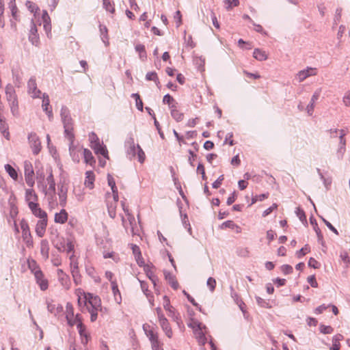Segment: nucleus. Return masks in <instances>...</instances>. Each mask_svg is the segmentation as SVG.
I'll return each mask as SVG.
<instances>
[{
	"label": "nucleus",
	"instance_id": "obj_1",
	"mask_svg": "<svg viewBox=\"0 0 350 350\" xmlns=\"http://www.w3.org/2000/svg\"><path fill=\"white\" fill-rule=\"evenodd\" d=\"M62 122L64 129V137L70 142V148L72 146V141H75L74 121L71 118L70 111L66 106H62L60 112Z\"/></svg>",
	"mask_w": 350,
	"mask_h": 350
},
{
	"label": "nucleus",
	"instance_id": "obj_2",
	"mask_svg": "<svg viewBox=\"0 0 350 350\" xmlns=\"http://www.w3.org/2000/svg\"><path fill=\"white\" fill-rule=\"evenodd\" d=\"M126 148V156L130 159H134L137 155L139 162L143 163L146 159V155L139 144L135 145V140L133 137H130L125 142Z\"/></svg>",
	"mask_w": 350,
	"mask_h": 350
},
{
	"label": "nucleus",
	"instance_id": "obj_3",
	"mask_svg": "<svg viewBox=\"0 0 350 350\" xmlns=\"http://www.w3.org/2000/svg\"><path fill=\"white\" fill-rule=\"evenodd\" d=\"M5 94L12 115L18 116L19 115L18 98L12 85L8 84L6 85Z\"/></svg>",
	"mask_w": 350,
	"mask_h": 350
},
{
	"label": "nucleus",
	"instance_id": "obj_4",
	"mask_svg": "<svg viewBox=\"0 0 350 350\" xmlns=\"http://www.w3.org/2000/svg\"><path fill=\"white\" fill-rule=\"evenodd\" d=\"M20 225L22 230V237L27 247H33V239L27 221L25 219H23L21 221Z\"/></svg>",
	"mask_w": 350,
	"mask_h": 350
},
{
	"label": "nucleus",
	"instance_id": "obj_5",
	"mask_svg": "<svg viewBox=\"0 0 350 350\" xmlns=\"http://www.w3.org/2000/svg\"><path fill=\"white\" fill-rule=\"evenodd\" d=\"M28 141L33 154L37 155L42 149L41 142L38 135L31 132L28 135Z\"/></svg>",
	"mask_w": 350,
	"mask_h": 350
},
{
	"label": "nucleus",
	"instance_id": "obj_6",
	"mask_svg": "<svg viewBox=\"0 0 350 350\" xmlns=\"http://www.w3.org/2000/svg\"><path fill=\"white\" fill-rule=\"evenodd\" d=\"M143 329L151 344L160 341L159 339L158 332L154 327H151L150 325L144 324Z\"/></svg>",
	"mask_w": 350,
	"mask_h": 350
},
{
	"label": "nucleus",
	"instance_id": "obj_7",
	"mask_svg": "<svg viewBox=\"0 0 350 350\" xmlns=\"http://www.w3.org/2000/svg\"><path fill=\"white\" fill-rule=\"evenodd\" d=\"M121 204L122 206V209L125 213L127 219L129 221V224L131 227V231L133 234H136L137 232L135 231V228H137L136 221L134 216L129 212V208L125 206V203L122 201Z\"/></svg>",
	"mask_w": 350,
	"mask_h": 350
},
{
	"label": "nucleus",
	"instance_id": "obj_8",
	"mask_svg": "<svg viewBox=\"0 0 350 350\" xmlns=\"http://www.w3.org/2000/svg\"><path fill=\"white\" fill-rule=\"evenodd\" d=\"M28 92L31 94L33 98H39L41 94V91L38 89L36 78L32 77L29 79L27 83Z\"/></svg>",
	"mask_w": 350,
	"mask_h": 350
},
{
	"label": "nucleus",
	"instance_id": "obj_9",
	"mask_svg": "<svg viewBox=\"0 0 350 350\" xmlns=\"http://www.w3.org/2000/svg\"><path fill=\"white\" fill-rule=\"evenodd\" d=\"M29 208L31 211L32 213L40 219L47 218L46 213L40 208L39 204L36 202L29 203Z\"/></svg>",
	"mask_w": 350,
	"mask_h": 350
},
{
	"label": "nucleus",
	"instance_id": "obj_10",
	"mask_svg": "<svg viewBox=\"0 0 350 350\" xmlns=\"http://www.w3.org/2000/svg\"><path fill=\"white\" fill-rule=\"evenodd\" d=\"M34 277L36 283L39 285L40 290L45 291L49 287L48 280L45 279L44 275L42 271H37L35 273Z\"/></svg>",
	"mask_w": 350,
	"mask_h": 350
},
{
	"label": "nucleus",
	"instance_id": "obj_11",
	"mask_svg": "<svg viewBox=\"0 0 350 350\" xmlns=\"http://www.w3.org/2000/svg\"><path fill=\"white\" fill-rule=\"evenodd\" d=\"M58 190L59 205L62 207H65L66 205L68 187L64 183H62L58 186Z\"/></svg>",
	"mask_w": 350,
	"mask_h": 350
},
{
	"label": "nucleus",
	"instance_id": "obj_12",
	"mask_svg": "<svg viewBox=\"0 0 350 350\" xmlns=\"http://www.w3.org/2000/svg\"><path fill=\"white\" fill-rule=\"evenodd\" d=\"M29 41L35 45H37V44L39 42V36L38 34V29L36 25L33 22V20H31V28L29 35Z\"/></svg>",
	"mask_w": 350,
	"mask_h": 350
},
{
	"label": "nucleus",
	"instance_id": "obj_13",
	"mask_svg": "<svg viewBox=\"0 0 350 350\" xmlns=\"http://www.w3.org/2000/svg\"><path fill=\"white\" fill-rule=\"evenodd\" d=\"M47 218L39 219L36 226V233L39 237H42L46 231Z\"/></svg>",
	"mask_w": 350,
	"mask_h": 350
},
{
	"label": "nucleus",
	"instance_id": "obj_14",
	"mask_svg": "<svg viewBox=\"0 0 350 350\" xmlns=\"http://www.w3.org/2000/svg\"><path fill=\"white\" fill-rule=\"evenodd\" d=\"M317 75L316 68L308 67L305 70H300L297 73V78L299 79V82H302L303 81H304L308 77L314 76V75Z\"/></svg>",
	"mask_w": 350,
	"mask_h": 350
},
{
	"label": "nucleus",
	"instance_id": "obj_15",
	"mask_svg": "<svg viewBox=\"0 0 350 350\" xmlns=\"http://www.w3.org/2000/svg\"><path fill=\"white\" fill-rule=\"evenodd\" d=\"M77 328L81 338V342L86 345L88 342L90 335L86 330V327L83 323H77Z\"/></svg>",
	"mask_w": 350,
	"mask_h": 350
},
{
	"label": "nucleus",
	"instance_id": "obj_16",
	"mask_svg": "<svg viewBox=\"0 0 350 350\" xmlns=\"http://www.w3.org/2000/svg\"><path fill=\"white\" fill-rule=\"evenodd\" d=\"M90 146L96 154H100L105 158L107 159H109L108 151L106 146L101 145L100 142L96 144H93L92 145H90Z\"/></svg>",
	"mask_w": 350,
	"mask_h": 350
},
{
	"label": "nucleus",
	"instance_id": "obj_17",
	"mask_svg": "<svg viewBox=\"0 0 350 350\" xmlns=\"http://www.w3.org/2000/svg\"><path fill=\"white\" fill-rule=\"evenodd\" d=\"M57 276L62 285L66 288H69L70 284L69 276L66 274L62 269L57 270Z\"/></svg>",
	"mask_w": 350,
	"mask_h": 350
},
{
	"label": "nucleus",
	"instance_id": "obj_18",
	"mask_svg": "<svg viewBox=\"0 0 350 350\" xmlns=\"http://www.w3.org/2000/svg\"><path fill=\"white\" fill-rule=\"evenodd\" d=\"M163 308L170 312L169 316H171L175 321L178 319V316L175 314L174 308L170 305V299L166 295L163 297Z\"/></svg>",
	"mask_w": 350,
	"mask_h": 350
},
{
	"label": "nucleus",
	"instance_id": "obj_19",
	"mask_svg": "<svg viewBox=\"0 0 350 350\" xmlns=\"http://www.w3.org/2000/svg\"><path fill=\"white\" fill-rule=\"evenodd\" d=\"M320 96V90L316 91L310 100V103L306 107L307 113L309 116H312L314 109V103L319 99Z\"/></svg>",
	"mask_w": 350,
	"mask_h": 350
},
{
	"label": "nucleus",
	"instance_id": "obj_20",
	"mask_svg": "<svg viewBox=\"0 0 350 350\" xmlns=\"http://www.w3.org/2000/svg\"><path fill=\"white\" fill-rule=\"evenodd\" d=\"M88 297H89V306L100 308V312L103 311L101 306V300L98 296L94 295L92 293H88Z\"/></svg>",
	"mask_w": 350,
	"mask_h": 350
},
{
	"label": "nucleus",
	"instance_id": "obj_21",
	"mask_svg": "<svg viewBox=\"0 0 350 350\" xmlns=\"http://www.w3.org/2000/svg\"><path fill=\"white\" fill-rule=\"evenodd\" d=\"M46 182L49 185L48 191L46 194H51L52 198L55 193V183L54 180L53 175L52 172H50L49 175L46 178Z\"/></svg>",
	"mask_w": 350,
	"mask_h": 350
},
{
	"label": "nucleus",
	"instance_id": "obj_22",
	"mask_svg": "<svg viewBox=\"0 0 350 350\" xmlns=\"http://www.w3.org/2000/svg\"><path fill=\"white\" fill-rule=\"evenodd\" d=\"M311 224L313 226V228L317 234L318 242L321 243L322 245H324V239L323 234L321 233V231L320 228L318 226L317 222L314 218L312 217L310 219Z\"/></svg>",
	"mask_w": 350,
	"mask_h": 350
},
{
	"label": "nucleus",
	"instance_id": "obj_23",
	"mask_svg": "<svg viewBox=\"0 0 350 350\" xmlns=\"http://www.w3.org/2000/svg\"><path fill=\"white\" fill-rule=\"evenodd\" d=\"M68 219V213L64 208H62L59 213H57L55 215L54 220L55 223L63 224L66 222Z\"/></svg>",
	"mask_w": 350,
	"mask_h": 350
},
{
	"label": "nucleus",
	"instance_id": "obj_24",
	"mask_svg": "<svg viewBox=\"0 0 350 350\" xmlns=\"http://www.w3.org/2000/svg\"><path fill=\"white\" fill-rule=\"evenodd\" d=\"M47 310L49 312L53 314L55 316H57L59 314L62 313L64 310L63 306L61 304L55 305L50 302L47 303Z\"/></svg>",
	"mask_w": 350,
	"mask_h": 350
},
{
	"label": "nucleus",
	"instance_id": "obj_25",
	"mask_svg": "<svg viewBox=\"0 0 350 350\" xmlns=\"http://www.w3.org/2000/svg\"><path fill=\"white\" fill-rule=\"evenodd\" d=\"M40 253L44 259H47L49 256V245L46 239H42L40 241Z\"/></svg>",
	"mask_w": 350,
	"mask_h": 350
},
{
	"label": "nucleus",
	"instance_id": "obj_26",
	"mask_svg": "<svg viewBox=\"0 0 350 350\" xmlns=\"http://www.w3.org/2000/svg\"><path fill=\"white\" fill-rule=\"evenodd\" d=\"M164 274L165 280L168 281L171 287L174 290H177L179 287V284L175 276L169 272H165Z\"/></svg>",
	"mask_w": 350,
	"mask_h": 350
},
{
	"label": "nucleus",
	"instance_id": "obj_27",
	"mask_svg": "<svg viewBox=\"0 0 350 350\" xmlns=\"http://www.w3.org/2000/svg\"><path fill=\"white\" fill-rule=\"evenodd\" d=\"M160 326L163 331L165 332V335L171 338L173 335V332L171 328V326L168 322V320H162V322L159 323Z\"/></svg>",
	"mask_w": 350,
	"mask_h": 350
},
{
	"label": "nucleus",
	"instance_id": "obj_28",
	"mask_svg": "<svg viewBox=\"0 0 350 350\" xmlns=\"http://www.w3.org/2000/svg\"><path fill=\"white\" fill-rule=\"evenodd\" d=\"M170 109L171 116L176 122H180L183 120L184 114L176 109V105L170 106Z\"/></svg>",
	"mask_w": 350,
	"mask_h": 350
},
{
	"label": "nucleus",
	"instance_id": "obj_29",
	"mask_svg": "<svg viewBox=\"0 0 350 350\" xmlns=\"http://www.w3.org/2000/svg\"><path fill=\"white\" fill-rule=\"evenodd\" d=\"M83 158L85 163L90 165H93L96 163L92 152L87 148L83 149Z\"/></svg>",
	"mask_w": 350,
	"mask_h": 350
},
{
	"label": "nucleus",
	"instance_id": "obj_30",
	"mask_svg": "<svg viewBox=\"0 0 350 350\" xmlns=\"http://www.w3.org/2000/svg\"><path fill=\"white\" fill-rule=\"evenodd\" d=\"M343 336L340 334H338L334 336L332 338V347L330 348V350H340V341L343 340Z\"/></svg>",
	"mask_w": 350,
	"mask_h": 350
},
{
	"label": "nucleus",
	"instance_id": "obj_31",
	"mask_svg": "<svg viewBox=\"0 0 350 350\" xmlns=\"http://www.w3.org/2000/svg\"><path fill=\"white\" fill-rule=\"evenodd\" d=\"M86 177L85 180V185L89 189H92L94 187V174L92 171H88L85 173Z\"/></svg>",
	"mask_w": 350,
	"mask_h": 350
},
{
	"label": "nucleus",
	"instance_id": "obj_32",
	"mask_svg": "<svg viewBox=\"0 0 350 350\" xmlns=\"http://www.w3.org/2000/svg\"><path fill=\"white\" fill-rule=\"evenodd\" d=\"M88 293H81V295H78V304L80 307L87 308L89 305V297H88Z\"/></svg>",
	"mask_w": 350,
	"mask_h": 350
},
{
	"label": "nucleus",
	"instance_id": "obj_33",
	"mask_svg": "<svg viewBox=\"0 0 350 350\" xmlns=\"http://www.w3.org/2000/svg\"><path fill=\"white\" fill-rule=\"evenodd\" d=\"M25 200L28 204L38 200V196L32 189H26Z\"/></svg>",
	"mask_w": 350,
	"mask_h": 350
},
{
	"label": "nucleus",
	"instance_id": "obj_34",
	"mask_svg": "<svg viewBox=\"0 0 350 350\" xmlns=\"http://www.w3.org/2000/svg\"><path fill=\"white\" fill-rule=\"evenodd\" d=\"M253 57L258 61H265L268 58L265 51L259 49H254L253 52Z\"/></svg>",
	"mask_w": 350,
	"mask_h": 350
},
{
	"label": "nucleus",
	"instance_id": "obj_35",
	"mask_svg": "<svg viewBox=\"0 0 350 350\" xmlns=\"http://www.w3.org/2000/svg\"><path fill=\"white\" fill-rule=\"evenodd\" d=\"M86 308H87L88 311L89 312V313L90 314V321L92 322H94L97 319L98 311V310L100 311V308H97V307L94 308V307L88 306Z\"/></svg>",
	"mask_w": 350,
	"mask_h": 350
},
{
	"label": "nucleus",
	"instance_id": "obj_36",
	"mask_svg": "<svg viewBox=\"0 0 350 350\" xmlns=\"http://www.w3.org/2000/svg\"><path fill=\"white\" fill-rule=\"evenodd\" d=\"M9 8L11 10L12 16L15 21H19V16L17 14L18 8L16 7L15 0H12L9 3Z\"/></svg>",
	"mask_w": 350,
	"mask_h": 350
},
{
	"label": "nucleus",
	"instance_id": "obj_37",
	"mask_svg": "<svg viewBox=\"0 0 350 350\" xmlns=\"http://www.w3.org/2000/svg\"><path fill=\"white\" fill-rule=\"evenodd\" d=\"M53 244L59 252H64L66 250V243L63 238L53 241Z\"/></svg>",
	"mask_w": 350,
	"mask_h": 350
},
{
	"label": "nucleus",
	"instance_id": "obj_38",
	"mask_svg": "<svg viewBox=\"0 0 350 350\" xmlns=\"http://www.w3.org/2000/svg\"><path fill=\"white\" fill-rule=\"evenodd\" d=\"M99 29H100V36H101V39H102L103 42L104 43H105L106 45L108 44L109 38H108V34H107L108 30H107V27L105 25H100Z\"/></svg>",
	"mask_w": 350,
	"mask_h": 350
},
{
	"label": "nucleus",
	"instance_id": "obj_39",
	"mask_svg": "<svg viewBox=\"0 0 350 350\" xmlns=\"http://www.w3.org/2000/svg\"><path fill=\"white\" fill-rule=\"evenodd\" d=\"M0 132L7 139H10V133L8 131V124L6 123L5 120L0 122Z\"/></svg>",
	"mask_w": 350,
	"mask_h": 350
},
{
	"label": "nucleus",
	"instance_id": "obj_40",
	"mask_svg": "<svg viewBox=\"0 0 350 350\" xmlns=\"http://www.w3.org/2000/svg\"><path fill=\"white\" fill-rule=\"evenodd\" d=\"M5 170L10 175V176L14 180H16L18 179V174L16 170L12 167L10 164L5 165Z\"/></svg>",
	"mask_w": 350,
	"mask_h": 350
},
{
	"label": "nucleus",
	"instance_id": "obj_41",
	"mask_svg": "<svg viewBox=\"0 0 350 350\" xmlns=\"http://www.w3.org/2000/svg\"><path fill=\"white\" fill-rule=\"evenodd\" d=\"M28 267L31 270L33 274H35L37 271H41L36 261L33 259H28L27 260Z\"/></svg>",
	"mask_w": 350,
	"mask_h": 350
},
{
	"label": "nucleus",
	"instance_id": "obj_42",
	"mask_svg": "<svg viewBox=\"0 0 350 350\" xmlns=\"http://www.w3.org/2000/svg\"><path fill=\"white\" fill-rule=\"evenodd\" d=\"M24 172H25V175H33L34 174L32 164L29 161H25L24 162Z\"/></svg>",
	"mask_w": 350,
	"mask_h": 350
},
{
	"label": "nucleus",
	"instance_id": "obj_43",
	"mask_svg": "<svg viewBox=\"0 0 350 350\" xmlns=\"http://www.w3.org/2000/svg\"><path fill=\"white\" fill-rule=\"evenodd\" d=\"M256 300L258 305L262 308H271V306L269 304V301H267L259 296H256Z\"/></svg>",
	"mask_w": 350,
	"mask_h": 350
},
{
	"label": "nucleus",
	"instance_id": "obj_44",
	"mask_svg": "<svg viewBox=\"0 0 350 350\" xmlns=\"http://www.w3.org/2000/svg\"><path fill=\"white\" fill-rule=\"evenodd\" d=\"M42 109L43 111H47V109H51V107H50V100H49V95L46 93H44L42 94Z\"/></svg>",
	"mask_w": 350,
	"mask_h": 350
},
{
	"label": "nucleus",
	"instance_id": "obj_45",
	"mask_svg": "<svg viewBox=\"0 0 350 350\" xmlns=\"http://www.w3.org/2000/svg\"><path fill=\"white\" fill-rule=\"evenodd\" d=\"M139 281L140 282L141 288H142L143 293L146 295V297L149 299V301H150V297L152 298V296L150 295V292L148 290V284L146 282L142 281L140 280H139Z\"/></svg>",
	"mask_w": 350,
	"mask_h": 350
},
{
	"label": "nucleus",
	"instance_id": "obj_46",
	"mask_svg": "<svg viewBox=\"0 0 350 350\" xmlns=\"http://www.w3.org/2000/svg\"><path fill=\"white\" fill-rule=\"evenodd\" d=\"M135 48L136 51L139 53V57L141 59H143L146 57V52L144 44H138Z\"/></svg>",
	"mask_w": 350,
	"mask_h": 350
},
{
	"label": "nucleus",
	"instance_id": "obj_47",
	"mask_svg": "<svg viewBox=\"0 0 350 350\" xmlns=\"http://www.w3.org/2000/svg\"><path fill=\"white\" fill-rule=\"evenodd\" d=\"M72 146L70 148V142L69 143V152L70 156L72 157L73 161L79 162V157L76 152V146L74 145V141H72Z\"/></svg>",
	"mask_w": 350,
	"mask_h": 350
},
{
	"label": "nucleus",
	"instance_id": "obj_48",
	"mask_svg": "<svg viewBox=\"0 0 350 350\" xmlns=\"http://www.w3.org/2000/svg\"><path fill=\"white\" fill-rule=\"evenodd\" d=\"M103 4L104 8L111 13H114L115 8L113 6V3L111 2L110 0H103Z\"/></svg>",
	"mask_w": 350,
	"mask_h": 350
},
{
	"label": "nucleus",
	"instance_id": "obj_49",
	"mask_svg": "<svg viewBox=\"0 0 350 350\" xmlns=\"http://www.w3.org/2000/svg\"><path fill=\"white\" fill-rule=\"evenodd\" d=\"M74 308L71 303L68 302L66 306V319L74 317Z\"/></svg>",
	"mask_w": 350,
	"mask_h": 350
},
{
	"label": "nucleus",
	"instance_id": "obj_50",
	"mask_svg": "<svg viewBox=\"0 0 350 350\" xmlns=\"http://www.w3.org/2000/svg\"><path fill=\"white\" fill-rule=\"evenodd\" d=\"M269 197V193H262L253 196L252 198V202L250 206L255 204L257 201H262Z\"/></svg>",
	"mask_w": 350,
	"mask_h": 350
},
{
	"label": "nucleus",
	"instance_id": "obj_51",
	"mask_svg": "<svg viewBox=\"0 0 350 350\" xmlns=\"http://www.w3.org/2000/svg\"><path fill=\"white\" fill-rule=\"evenodd\" d=\"M163 103L164 104H167L170 107L172 105L177 104V103L175 102V100L174 99V98L172 96H171L169 94H167L163 96Z\"/></svg>",
	"mask_w": 350,
	"mask_h": 350
},
{
	"label": "nucleus",
	"instance_id": "obj_52",
	"mask_svg": "<svg viewBox=\"0 0 350 350\" xmlns=\"http://www.w3.org/2000/svg\"><path fill=\"white\" fill-rule=\"evenodd\" d=\"M310 249L308 245H306L305 247H302L299 250L297 251L296 256L298 258H301L304 256H305L307 253L310 252Z\"/></svg>",
	"mask_w": 350,
	"mask_h": 350
},
{
	"label": "nucleus",
	"instance_id": "obj_53",
	"mask_svg": "<svg viewBox=\"0 0 350 350\" xmlns=\"http://www.w3.org/2000/svg\"><path fill=\"white\" fill-rule=\"evenodd\" d=\"M153 267H154V266L152 264H150V265L147 264L144 267V270L148 278H153L154 276H155L153 271H152V268H153Z\"/></svg>",
	"mask_w": 350,
	"mask_h": 350
},
{
	"label": "nucleus",
	"instance_id": "obj_54",
	"mask_svg": "<svg viewBox=\"0 0 350 350\" xmlns=\"http://www.w3.org/2000/svg\"><path fill=\"white\" fill-rule=\"evenodd\" d=\"M317 172H318V174L320 176V178L323 181V183H324V185L325 187L328 189L329 188V186L331 185L332 183V180L330 178H325V176L323 175V174L321 173L320 169L317 168Z\"/></svg>",
	"mask_w": 350,
	"mask_h": 350
},
{
	"label": "nucleus",
	"instance_id": "obj_55",
	"mask_svg": "<svg viewBox=\"0 0 350 350\" xmlns=\"http://www.w3.org/2000/svg\"><path fill=\"white\" fill-rule=\"evenodd\" d=\"M4 12V0H0V27L3 28L5 25L3 21Z\"/></svg>",
	"mask_w": 350,
	"mask_h": 350
},
{
	"label": "nucleus",
	"instance_id": "obj_56",
	"mask_svg": "<svg viewBox=\"0 0 350 350\" xmlns=\"http://www.w3.org/2000/svg\"><path fill=\"white\" fill-rule=\"evenodd\" d=\"M27 9L31 12H36L39 8L36 5V4L31 1H26V3H25Z\"/></svg>",
	"mask_w": 350,
	"mask_h": 350
},
{
	"label": "nucleus",
	"instance_id": "obj_57",
	"mask_svg": "<svg viewBox=\"0 0 350 350\" xmlns=\"http://www.w3.org/2000/svg\"><path fill=\"white\" fill-rule=\"evenodd\" d=\"M225 3L227 4L226 7L227 10H230L232 6L237 7L239 5V0H225Z\"/></svg>",
	"mask_w": 350,
	"mask_h": 350
},
{
	"label": "nucleus",
	"instance_id": "obj_58",
	"mask_svg": "<svg viewBox=\"0 0 350 350\" xmlns=\"http://www.w3.org/2000/svg\"><path fill=\"white\" fill-rule=\"evenodd\" d=\"M320 332L324 334H332L334 329L329 325H321L319 327Z\"/></svg>",
	"mask_w": 350,
	"mask_h": 350
},
{
	"label": "nucleus",
	"instance_id": "obj_59",
	"mask_svg": "<svg viewBox=\"0 0 350 350\" xmlns=\"http://www.w3.org/2000/svg\"><path fill=\"white\" fill-rule=\"evenodd\" d=\"M72 275L75 283L78 285L81 282V275L79 270L71 271Z\"/></svg>",
	"mask_w": 350,
	"mask_h": 350
},
{
	"label": "nucleus",
	"instance_id": "obj_60",
	"mask_svg": "<svg viewBox=\"0 0 350 350\" xmlns=\"http://www.w3.org/2000/svg\"><path fill=\"white\" fill-rule=\"evenodd\" d=\"M339 148L338 152L341 153H344L345 151V146H346V139L345 137L339 136Z\"/></svg>",
	"mask_w": 350,
	"mask_h": 350
},
{
	"label": "nucleus",
	"instance_id": "obj_61",
	"mask_svg": "<svg viewBox=\"0 0 350 350\" xmlns=\"http://www.w3.org/2000/svg\"><path fill=\"white\" fill-rule=\"evenodd\" d=\"M206 284L211 292L214 291L216 286V280L215 278L210 277L208 278Z\"/></svg>",
	"mask_w": 350,
	"mask_h": 350
},
{
	"label": "nucleus",
	"instance_id": "obj_62",
	"mask_svg": "<svg viewBox=\"0 0 350 350\" xmlns=\"http://www.w3.org/2000/svg\"><path fill=\"white\" fill-rule=\"evenodd\" d=\"M342 8H338L336 10L334 18V25H337L338 23L340 21L342 16Z\"/></svg>",
	"mask_w": 350,
	"mask_h": 350
},
{
	"label": "nucleus",
	"instance_id": "obj_63",
	"mask_svg": "<svg viewBox=\"0 0 350 350\" xmlns=\"http://www.w3.org/2000/svg\"><path fill=\"white\" fill-rule=\"evenodd\" d=\"M281 271L284 274L287 275L293 273V269L292 266L289 265H283L281 267Z\"/></svg>",
	"mask_w": 350,
	"mask_h": 350
},
{
	"label": "nucleus",
	"instance_id": "obj_64",
	"mask_svg": "<svg viewBox=\"0 0 350 350\" xmlns=\"http://www.w3.org/2000/svg\"><path fill=\"white\" fill-rule=\"evenodd\" d=\"M295 213L299 219H300V221H301L302 222L306 221V216L305 212L302 209H301L300 208H297Z\"/></svg>",
	"mask_w": 350,
	"mask_h": 350
}]
</instances>
